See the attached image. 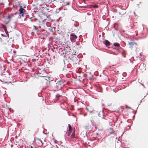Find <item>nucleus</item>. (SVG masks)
<instances>
[{"instance_id":"f3484780","label":"nucleus","mask_w":148,"mask_h":148,"mask_svg":"<svg viewBox=\"0 0 148 148\" xmlns=\"http://www.w3.org/2000/svg\"><path fill=\"white\" fill-rule=\"evenodd\" d=\"M53 143L54 144H55L57 143L58 142V141L57 140H55V139L53 140Z\"/></svg>"},{"instance_id":"9b49d317","label":"nucleus","mask_w":148,"mask_h":148,"mask_svg":"<svg viewBox=\"0 0 148 148\" xmlns=\"http://www.w3.org/2000/svg\"><path fill=\"white\" fill-rule=\"evenodd\" d=\"M103 43L107 46H109L110 45V42L108 40H106L103 42Z\"/></svg>"},{"instance_id":"20e7f679","label":"nucleus","mask_w":148,"mask_h":148,"mask_svg":"<svg viewBox=\"0 0 148 148\" xmlns=\"http://www.w3.org/2000/svg\"><path fill=\"white\" fill-rule=\"evenodd\" d=\"M35 141L38 146H41L43 144L41 140L38 138H35Z\"/></svg>"},{"instance_id":"ddd939ff","label":"nucleus","mask_w":148,"mask_h":148,"mask_svg":"<svg viewBox=\"0 0 148 148\" xmlns=\"http://www.w3.org/2000/svg\"><path fill=\"white\" fill-rule=\"evenodd\" d=\"M114 45L116 47H119L120 46L119 44L117 42H115L114 43Z\"/></svg>"},{"instance_id":"4468645a","label":"nucleus","mask_w":148,"mask_h":148,"mask_svg":"<svg viewBox=\"0 0 148 148\" xmlns=\"http://www.w3.org/2000/svg\"><path fill=\"white\" fill-rule=\"evenodd\" d=\"M86 110H87L90 113H91L93 111V110H89V109L88 108H86Z\"/></svg>"},{"instance_id":"aec40b11","label":"nucleus","mask_w":148,"mask_h":148,"mask_svg":"<svg viewBox=\"0 0 148 148\" xmlns=\"http://www.w3.org/2000/svg\"><path fill=\"white\" fill-rule=\"evenodd\" d=\"M37 5H39V3H38L37 4Z\"/></svg>"},{"instance_id":"1a4fd4ad","label":"nucleus","mask_w":148,"mask_h":148,"mask_svg":"<svg viewBox=\"0 0 148 148\" xmlns=\"http://www.w3.org/2000/svg\"><path fill=\"white\" fill-rule=\"evenodd\" d=\"M40 9L43 11V12H44V13H45V12L44 11L45 10H48V9L47 8V5H44L43 6H42Z\"/></svg>"},{"instance_id":"39448f33","label":"nucleus","mask_w":148,"mask_h":148,"mask_svg":"<svg viewBox=\"0 0 148 148\" xmlns=\"http://www.w3.org/2000/svg\"><path fill=\"white\" fill-rule=\"evenodd\" d=\"M103 114V112H100L98 115L100 117H101L100 119V120L101 121L103 122L104 121V120H106V118Z\"/></svg>"},{"instance_id":"6e6552de","label":"nucleus","mask_w":148,"mask_h":148,"mask_svg":"<svg viewBox=\"0 0 148 148\" xmlns=\"http://www.w3.org/2000/svg\"><path fill=\"white\" fill-rule=\"evenodd\" d=\"M23 10H24V9L22 8L21 6H20V8L19 10V14H21V15L23 16H24Z\"/></svg>"},{"instance_id":"a211bd4d","label":"nucleus","mask_w":148,"mask_h":148,"mask_svg":"<svg viewBox=\"0 0 148 148\" xmlns=\"http://www.w3.org/2000/svg\"><path fill=\"white\" fill-rule=\"evenodd\" d=\"M51 148H58V147L57 145H56V147H55L54 146L51 147Z\"/></svg>"},{"instance_id":"f257e3e1","label":"nucleus","mask_w":148,"mask_h":148,"mask_svg":"<svg viewBox=\"0 0 148 148\" xmlns=\"http://www.w3.org/2000/svg\"><path fill=\"white\" fill-rule=\"evenodd\" d=\"M65 81L64 80L62 79L59 81L57 82L56 85V88L58 90H60L62 87H63L64 84V83Z\"/></svg>"},{"instance_id":"4be33fe9","label":"nucleus","mask_w":148,"mask_h":148,"mask_svg":"<svg viewBox=\"0 0 148 148\" xmlns=\"http://www.w3.org/2000/svg\"><path fill=\"white\" fill-rule=\"evenodd\" d=\"M97 134V135H98V133H97V134Z\"/></svg>"},{"instance_id":"412c9836","label":"nucleus","mask_w":148,"mask_h":148,"mask_svg":"<svg viewBox=\"0 0 148 148\" xmlns=\"http://www.w3.org/2000/svg\"><path fill=\"white\" fill-rule=\"evenodd\" d=\"M95 7H98V6H97V5H95Z\"/></svg>"},{"instance_id":"9d476101","label":"nucleus","mask_w":148,"mask_h":148,"mask_svg":"<svg viewBox=\"0 0 148 148\" xmlns=\"http://www.w3.org/2000/svg\"><path fill=\"white\" fill-rule=\"evenodd\" d=\"M129 45H130L129 47L132 48L133 47L134 45H136V43H135L134 42H129Z\"/></svg>"},{"instance_id":"7ed1b4c3","label":"nucleus","mask_w":148,"mask_h":148,"mask_svg":"<svg viewBox=\"0 0 148 148\" xmlns=\"http://www.w3.org/2000/svg\"><path fill=\"white\" fill-rule=\"evenodd\" d=\"M70 40L71 42H74L77 38V36L74 33H72L70 35Z\"/></svg>"},{"instance_id":"6ab92c4d","label":"nucleus","mask_w":148,"mask_h":148,"mask_svg":"<svg viewBox=\"0 0 148 148\" xmlns=\"http://www.w3.org/2000/svg\"><path fill=\"white\" fill-rule=\"evenodd\" d=\"M85 127L86 129H87L88 128V127L87 126H86Z\"/></svg>"},{"instance_id":"f03ea898","label":"nucleus","mask_w":148,"mask_h":148,"mask_svg":"<svg viewBox=\"0 0 148 148\" xmlns=\"http://www.w3.org/2000/svg\"><path fill=\"white\" fill-rule=\"evenodd\" d=\"M14 16L13 14H8V16H7L4 21L7 24L9 23L10 20V19L12 18Z\"/></svg>"},{"instance_id":"f8f14e48","label":"nucleus","mask_w":148,"mask_h":148,"mask_svg":"<svg viewBox=\"0 0 148 148\" xmlns=\"http://www.w3.org/2000/svg\"><path fill=\"white\" fill-rule=\"evenodd\" d=\"M87 77L90 79H92L93 75H91L90 73H88L86 74Z\"/></svg>"},{"instance_id":"0eeeda50","label":"nucleus","mask_w":148,"mask_h":148,"mask_svg":"<svg viewBox=\"0 0 148 148\" xmlns=\"http://www.w3.org/2000/svg\"><path fill=\"white\" fill-rule=\"evenodd\" d=\"M68 127L69 128V132L68 134V136H70V134L72 132V131L73 130V129L72 128V127L71 126V125L70 124H69L68 125Z\"/></svg>"},{"instance_id":"2eb2a0df","label":"nucleus","mask_w":148,"mask_h":148,"mask_svg":"<svg viewBox=\"0 0 148 148\" xmlns=\"http://www.w3.org/2000/svg\"><path fill=\"white\" fill-rule=\"evenodd\" d=\"M58 148H65L63 145H59V147H58Z\"/></svg>"},{"instance_id":"423d86ee","label":"nucleus","mask_w":148,"mask_h":148,"mask_svg":"<svg viewBox=\"0 0 148 148\" xmlns=\"http://www.w3.org/2000/svg\"><path fill=\"white\" fill-rule=\"evenodd\" d=\"M75 127H74L73 129V130L72 131V132L70 134L71 137L72 138H73L75 137Z\"/></svg>"},{"instance_id":"dca6fc26","label":"nucleus","mask_w":148,"mask_h":148,"mask_svg":"<svg viewBox=\"0 0 148 148\" xmlns=\"http://www.w3.org/2000/svg\"><path fill=\"white\" fill-rule=\"evenodd\" d=\"M56 97L58 98L60 97H61V95H59V94H57L56 95Z\"/></svg>"}]
</instances>
